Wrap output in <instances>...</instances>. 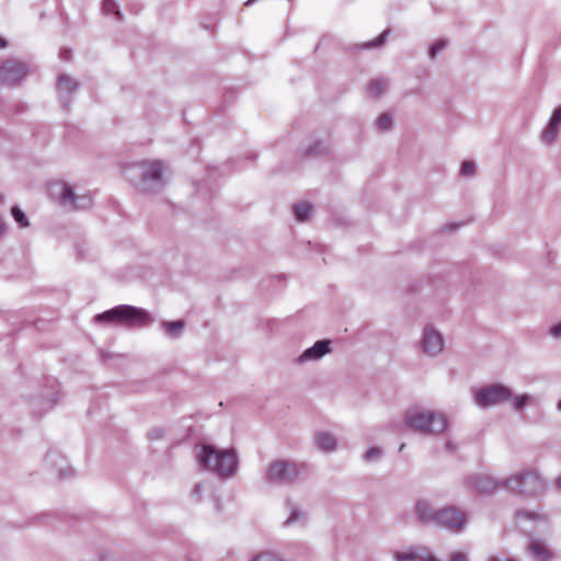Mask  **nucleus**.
Masks as SVG:
<instances>
[{"mask_svg":"<svg viewBox=\"0 0 561 561\" xmlns=\"http://www.w3.org/2000/svg\"><path fill=\"white\" fill-rule=\"evenodd\" d=\"M414 514L422 525H432L458 534L467 525L466 513L455 506L435 508L430 501L420 499L414 505Z\"/></svg>","mask_w":561,"mask_h":561,"instance_id":"nucleus-1","label":"nucleus"},{"mask_svg":"<svg viewBox=\"0 0 561 561\" xmlns=\"http://www.w3.org/2000/svg\"><path fill=\"white\" fill-rule=\"evenodd\" d=\"M196 458L202 469L213 471L220 478H230L238 469V457L232 449L218 450L205 444L201 446Z\"/></svg>","mask_w":561,"mask_h":561,"instance_id":"nucleus-2","label":"nucleus"},{"mask_svg":"<svg viewBox=\"0 0 561 561\" xmlns=\"http://www.w3.org/2000/svg\"><path fill=\"white\" fill-rule=\"evenodd\" d=\"M93 320L98 324H113L127 328H141L152 322L148 311L130 305L116 306L96 314Z\"/></svg>","mask_w":561,"mask_h":561,"instance_id":"nucleus-3","label":"nucleus"},{"mask_svg":"<svg viewBox=\"0 0 561 561\" xmlns=\"http://www.w3.org/2000/svg\"><path fill=\"white\" fill-rule=\"evenodd\" d=\"M405 423L414 432L431 435L440 434L448 427V420L443 413L416 408L407 411Z\"/></svg>","mask_w":561,"mask_h":561,"instance_id":"nucleus-4","label":"nucleus"},{"mask_svg":"<svg viewBox=\"0 0 561 561\" xmlns=\"http://www.w3.org/2000/svg\"><path fill=\"white\" fill-rule=\"evenodd\" d=\"M310 467L307 463H297L290 460H273L266 468L265 479L268 483L278 485H291L299 480L301 474L308 473Z\"/></svg>","mask_w":561,"mask_h":561,"instance_id":"nucleus-5","label":"nucleus"},{"mask_svg":"<svg viewBox=\"0 0 561 561\" xmlns=\"http://www.w3.org/2000/svg\"><path fill=\"white\" fill-rule=\"evenodd\" d=\"M505 489L525 497H536L545 493L547 485L535 470H524L503 479Z\"/></svg>","mask_w":561,"mask_h":561,"instance_id":"nucleus-6","label":"nucleus"},{"mask_svg":"<svg viewBox=\"0 0 561 561\" xmlns=\"http://www.w3.org/2000/svg\"><path fill=\"white\" fill-rule=\"evenodd\" d=\"M135 174L139 178L138 188L146 193L161 191L167 181L163 178L164 163L161 160H147L134 167Z\"/></svg>","mask_w":561,"mask_h":561,"instance_id":"nucleus-7","label":"nucleus"},{"mask_svg":"<svg viewBox=\"0 0 561 561\" xmlns=\"http://www.w3.org/2000/svg\"><path fill=\"white\" fill-rule=\"evenodd\" d=\"M49 195L68 210H84L92 206L91 195H77L70 185L61 181L49 184Z\"/></svg>","mask_w":561,"mask_h":561,"instance_id":"nucleus-8","label":"nucleus"},{"mask_svg":"<svg viewBox=\"0 0 561 561\" xmlns=\"http://www.w3.org/2000/svg\"><path fill=\"white\" fill-rule=\"evenodd\" d=\"M513 399V391L505 385L492 383L478 389L474 392L476 403L483 409L503 404Z\"/></svg>","mask_w":561,"mask_h":561,"instance_id":"nucleus-9","label":"nucleus"},{"mask_svg":"<svg viewBox=\"0 0 561 561\" xmlns=\"http://www.w3.org/2000/svg\"><path fill=\"white\" fill-rule=\"evenodd\" d=\"M30 66L19 59L9 58L0 64V83L9 87L20 84L28 75Z\"/></svg>","mask_w":561,"mask_h":561,"instance_id":"nucleus-10","label":"nucleus"},{"mask_svg":"<svg viewBox=\"0 0 561 561\" xmlns=\"http://www.w3.org/2000/svg\"><path fill=\"white\" fill-rule=\"evenodd\" d=\"M80 83L68 75H59L57 79V93L62 107L68 111L73 94L79 89Z\"/></svg>","mask_w":561,"mask_h":561,"instance_id":"nucleus-11","label":"nucleus"},{"mask_svg":"<svg viewBox=\"0 0 561 561\" xmlns=\"http://www.w3.org/2000/svg\"><path fill=\"white\" fill-rule=\"evenodd\" d=\"M444 347V340L442 334L433 327L427 325L424 328L422 337V351L428 356L438 355Z\"/></svg>","mask_w":561,"mask_h":561,"instance_id":"nucleus-12","label":"nucleus"},{"mask_svg":"<svg viewBox=\"0 0 561 561\" xmlns=\"http://www.w3.org/2000/svg\"><path fill=\"white\" fill-rule=\"evenodd\" d=\"M467 484L480 492V493H491L497 488H505L503 480H495L494 478L486 474H472L467 478Z\"/></svg>","mask_w":561,"mask_h":561,"instance_id":"nucleus-13","label":"nucleus"},{"mask_svg":"<svg viewBox=\"0 0 561 561\" xmlns=\"http://www.w3.org/2000/svg\"><path fill=\"white\" fill-rule=\"evenodd\" d=\"M330 340H319L311 347L306 348L301 355L296 358L297 364L319 360L331 351Z\"/></svg>","mask_w":561,"mask_h":561,"instance_id":"nucleus-14","label":"nucleus"},{"mask_svg":"<svg viewBox=\"0 0 561 561\" xmlns=\"http://www.w3.org/2000/svg\"><path fill=\"white\" fill-rule=\"evenodd\" d=\"M561 125V105L557 107L546 127L540 134V141L546 146H551L559 136V127Z\"/></svg>","mask_w":561,"mask_h":561,"instance_id":"nucleus-15","label":"nucleus"},{"mask_svg":"<svg viewBox=\"0 0 561 561\" xmlns=\"http://www.w3.org/2000/svg\"><path fill=\"white\" fill-rule=\"evenodd\" d=\"M45 460L49 466L56 470L59 479H67L72 476V469L68 466H62L61 462L66 463V460L58 451L50 450L46 454Z\"/></svg>","mask_w":561,"mask_h":561,"instance_id":"nucleus-16","label":"nucleus"},{"mask_svg":"<svg viewBox=\"0 0 561 561\" xmlns=\"http://www.w3.org/2000/svg\"><path fill=\"white\" fill-rule=\"evenodd\" d=\"M314 443L317 447L322 451H333L336 447L335 437L328 432H318L314 435Z\"/></svg>","mask_w":561,"mask_h":561,"instance_id":"nucleus-17","label":"nucleus"},{"mask_svg":"<svg viewBox=\"0 0 561 561\" xmlns=\"http://www.w3.org/2000/svg\"><path fill=\"white\" fill-rule=\"evenodd\" d=\"M389 87V80L385 78L371 79L367 87L369 98L379 99L382 96Z\"/></svg>","mask_w":561,"mask_h":561,"instance_id":"nucleus-18","label":"nucleus"},{"mask_svg":"<svg viewBox=\"0 0 561 561\" xmlns=\"http://www.w3.org/2000/svg\"><path fill=\"white\" fill-rule=\"evenodd\" d=\"M514 517L517 523H523L526 520L534 522V523L547 522V516L545 514H540L538 512L525 510V508L517 510L514 514Z\"/></svg>","mask_w":561,"mask_h":561,"instance_id":"nucleus-19","label":"nucleus"},{"mask_svg":"<svg viewBox=\"0 0 561 561\" xmlns=\"http://www.w3.org/2000/svg\"><path fill=\"white\" fill-rule=\"evenodd\" d=\"M527 551L539 561H548L551 558L549 550L541 541L538 540H533L528 546Z\"/></svg>","mask_w":561,"mask_h":561,"instance_id":"nucleus-20","label":"nucleus"},{"mask_svg":"<svg viewBox=\"0 0 561 561\" xmlns=\"http://www.w3.org/2000/svg\"><path fill=\"white\" fill-rule=\"evenodd\" d=\"M329 153V146L321 139H317L313 141L311 146H309L305 151L304 156L306 157H323Z\"/></svg>","mask_w":561,"mask_h":561,"instance_id":"nucleus-21","label":"nucleus"},{"mask_svg":"<svg viewBox=\"0 0 561 561\" xmlns=\"http://www.w3.org/2000/svg\"><path fill=\"white\" fill-rule=\"evenodd\" d=\"M184 325L185 323L183 320L162 322V327L164 328L165 333L172 339H176L181 335Z\"/></svg>","mask_w":561,"mask_h":561,"instance_id":"nucleus-22","label":"nucleus"},{"mask_svg":"<svg viewBox=\"0 0 561 561\" xmlns=\"http://www.w3.org/2000/svg\"><path fill=\"white\" fill-rule=\"evenodd\" d=\"M293 210L298 221H306L310 216L311 205L306 202H299L293 206Z\"/></svg>","mask_w":561,"mask_h":561,"instance_id":"nucleus-23","label":"nucleus"},{"mask_svg":"<svg viewBox=\"0 0 561 561\" xmlns=\"http://www.w3.org/2000/svg\"><path fill=\"white\" fill-rule=\"evenodd\" d=\"M49 383V387L51 389V392L48 393L43 400L46 404V409H51L56 402H57V394H58V381L55 378H49L47 380Z\"/></svg>","mask_w":561,"mask_h":561,"instance_id":"nucleus-24","label":"nucleus"},{"mask_svg":"<svg viewBox=\"0 0 561 561\" xmlns=\"http://www.w3.org/2000/svg\"><path fill=\"white\" fill-rule=\"evenodd\" d=\"M286 505L289 508L290 514L284 523L285 526H290L299 520L305 519V514L298 507H296L290 501H287Z\"/></svg>","mask_w":561,"mask_h":561,"instance_id":"nucleus-25","label":"nucleus"},{"mask_svg":"<svg viewBox=\"0 0 561 561\" xmlns=\"http://www.w3.org/2000/svg\"><path fill=\"white\" fill-rule=\"evenodd\" d=\"M102 11L106 15H111V14L115 15V19L117 21H122V19H123V14L118 10L117 4L114 0H103Z\"/></svg>","mask_w":561,"mask_h":561,"instance_id":"nucleus-26","label":"nucleus"},{"mask_svg":"<svg viewBox=\"0 0 561 561\" xmlns=\"http://www.w3.org/2000/svg\"><path fill=\"white\" fill-rule=\"evenodd\" d=\"M392 124H393V118L388 112L381 113L376 118V122H375L377 129L380 131L389 130L391 128Z\"/></svg>","mask_w":561,"mask_h":561,"instance_id":"nucleus-27","label":"nucleus"},{"mask_svg":"<svg viewBox=\"0 0 561 561\" xmlns=\"http://www.w3.org/2000/svg\"><path fill=\"white\" fill-rule=\"evenodd\" d=\"M389 33H390V30L387 28L375 39L368 41V42L359 45L358 47L360 49H369V48L380 47L386 42V38L388 37Z\"/></svg>","mask_w":561,"mask_h":561,"instance_id":"nucleus-28","label":"nucleus"},{"mask_svg":"<svg viewBox=\"0 0 561 561\" xmlns=\"http://www.w3.org/2000/svg\"><path fill=\"white\" fill-rule=\"evenodd\" d=\"M11 215H12L13 219L19 224L20 227L26 228L30 226V222H28V219H27L25 213L19 206H13L11 208Z\"/></svg>","mask_w":561,"mask_h":561,"instance_id":"nucleus-29","label":"nucleus"},{"mask_svg":"<svg viewBox=\"0 0 561 561\" xmlns=\"http://www.w3.org/2000/svg\"><path fill=\"white\" fill-rule=\"evenodd\" d=\"M530 400H531V397L527 393H524V394H520L517 397L513 396V399L511 401H512L513 409L516 412H520L530 402Z\"/></svg>","mask_w":561,"mask_h":561,"instance_id":"nucleus-30","label":"nucleus"},{"mask_svg":"<svg viewBox=\"0 0 561 561\" xmlns=\"http://www.w3.org/2000/svg\"><path fill=\"white\" fill-rule=\"evenodd\" d=\"M383 451L380 447L373 446L369 447L364 454V460L367 462L378 461L379 459H381Z\"/></svg>","mask_w":561,"mask_h":561,"instance_id":"nucleus-31","label":"nucleus"},{"mask_svg":"<svg viewBox=\"0 0 561 561\" xmlns=\"http://www.w3.org/2000/svg\"><path fill=\"white\" fill-rule=\"evenodd\" d=\"M447 47V41L444 38L437 39L433 45L430 46L428 56L431 59H435L437 55Z\"/></svg>","mask_w":561,"mask_h":561,"instance_id":"nucleus-32","label":"nucleus"},{"mask_svg":"<svg viewBox=\"0 0 561 561\" xmlns=\"http://www.w3.org/2000/svg\"><path fill=\"white\" fill-rule=\"evenodd\" d=\"M474 171H476V164L473 161H465L462 162L461 164V168H460V174L462 176H471L474 174Z\"/></svg>","mask_w":561,"mask_h":561,"instance_id":"nucleus-33","label":"nucleus"},{"mask_svg":"<svg viewBox=\"0 0 561 561\" xmlns=\"http://www.w3.org/2000/svg\"><path fill=\"white\" fill-rule=\"evenodd\" d=\"M252 561H280L277 556L272 552H261L253 558Z\"/></svg>","mask_w":561,"mask_h":561,"instance_id":"nucleus-34","label":"nucleus"},{"mask_svg":"<svg viewBox=\"0 0 561 561\" xmlns=\"http://www.w3.org/2000/svg\"><path fill=\"white\" fill-rule=\"evenodd\" d=\"M163 436H164V430L162 427H153L148 433V437L151 440L161 439Z\"/></svg>","mask_w":561,"mask_h":561,"instance_id":"nucleus-35","label":"nucleus"},{"mask_svg":"<svg viewBox=\"0 0 561 561\" xmlns=\"http://www.w3.org/2000/svg\"><path fill=\"white\" fill-rule=\"evenodd\" d=\"M204 489L203 483H196L192 490V496L195 499L196 502H199L202 500V492Z\"/></svg>","mask_w":561,"mask_h":561,"instance_id":"nucleus-36","label":"nucleus"},{"mask_svg":"<svg viewBox=\"0 0 561 561\" xmlns=\"http://www.w3.org/2000/svg\"><path fill=\"white\" fill-rule=\"evenodd\" d=\"M449 561H468V558L465 553L456 551L450 554Z\"/></svg>","mask_w":561,"mask_h":561,"instance_id":"nucleus-37","label":"nucleus"},{"mask_svg":"<svg viewBox=\"0 0 561 561\" xmlns=\"http://www.w3.org/2000/svg\"><path fill=\"white\" fill-rule=\"evenodd\" d=\"M550 333L554 337H561V323L552 325L550 329Z\"/></svg>","mask_w":561,"mask_h":561,"instance_id":"nucleus-38","label":"nucleus"},{"mask_svg":"<svg viewBox=\"0 0 561 561\" xmlns=\"http://www.w3.org/2000/svg\"><path fill=\"white\" fill-rule=\"evenodd\" d=\"M445 449L448 450V451H454L455 450V445L453 442H446L445 443Z\"/></svg>","mask_w":561,"mask_h":561,"instance_id":"nucleus-39","label":"nucleus"},{"mask_svg":"<svg viewBox=\"0 0 561 561\" xmlns=\"http://www.w3.org/2000/svg\"><path fill=\"white\" fill-rule=\"evenodd\" d=\"M554 488H556L557 492L561 493V476H559L557 478V482H556V486Z\"/></svg>","mask_w":561,"mask_h":561,"instance_id":"nucleus-40","label":"nucleus"},{"mask_svg":"<svg viewBox=\"0 0 561 561\" xmlns=\"http://www.w3.org/2000/svg\"><path fill=\"white\" fill-rule=\"evenodd\" d=\"M460 226H461V224H459V225L451 224V225L446 226L445 229L448 230V231H453V230H455L456 228H458Z\"/></svg>","mask_w":561,"mask_h":561,"instance_id":"nucleus-41","label":"nucleus"},{"mask_svg":"<svg viewBox=\"0 0 561 561\" xmlns=\"http://www.w3.org/2000/svg\"><path fill=\"white\" fill-rule=\"evenodd\" d=\"M5 47H8V42H7V39H4L0 36V49L5 48Z\"/></svg>","mask_w":561,"mask_h":561,"instance_id":"nucleus-42","label":"nucleus"},{"mask_svg":"<svg viewBox=\"0 0 561 561\" xmlns=\"http://www.w3.org/2000/svg\"><path fill=\"white\" fill-rule=\"evenodd\" d=\"M68 55H69V51H68V50H65V51L62 53V58H64V59H66Z\"/></svg>","mask_w":561,"mask_h":561,"instance_id":"nucleus-43","label":"nucleus"},{"mask_svg":"<svg viewBox=\"0 0 561 561\" xmlns=\"http://www.w3.org/2000/svg\"><path fill=\"white\" fill-rule=\"evenodd\" d=\"M557 408L559 411H561V399L558 401Z\"/></svg>","mask_w":561,"mask_h":561,"instance_id":"nucleus-44","label":"nucleus"},{"mask_svg":"<svg viewBox=\"0 0 561 561\" xmlns=\"http://www.w3.org/2000/svg\"><path fill=\"white\" fill-rule=\"evenodd\" d=\"M490 561H496V559L495 558H491Z\"/></svg>","mask_w":561,"mask_h":561,"instance_id":"nucleus-45","label":"nucleus"},{"mask_svg":"<svg viewBox=\"0 0 561 561\" xmlns=\"http://www.w3.org/2000/svg\"><path fill=\"white\" fill-rule=\"evenodd\" d=\"M508 561H516L515 559H510Z\"/></svg>","mask_w":561,"mask_h":561,"instance_id":"nucleus-46","label":"nucleus"}]
</instances>
